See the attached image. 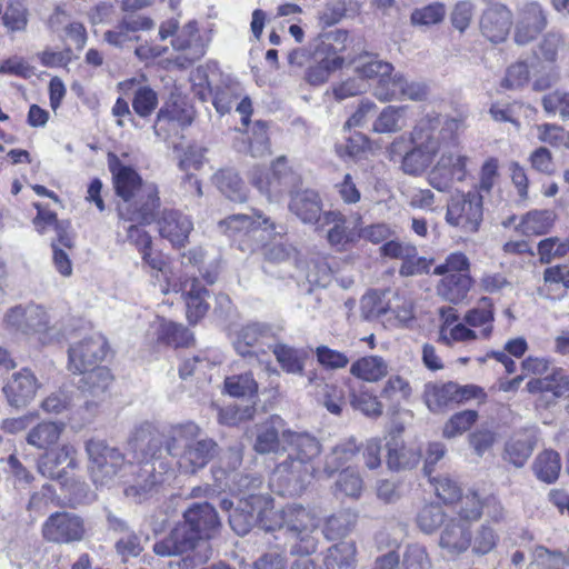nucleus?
<instances>
[{
  "label": "nucleus",
  "instance_id": "1",
  "mask_svg": "<svg viewBox=\"0 0 569 569\" xmlns=\"http://www.w3.org/2000/svg\"><path fill=\"white\" fill-rule=\"evenodd\" d=\"M283 441L289 446L286 460L277 465L270 477V487L281 496L300 493L313 478H322L317 459L321 452L319 440L307 432H286Z\"/></svg>",
  "mask_w": 569,
  "mask_h": 569
},
{
  "label": "nucleus",
  "instance_id": "2",
  "mask_svg": "<svg viewBox=\"0 0 569 569\" xmlns=\"http://www.w3.org/2000/svg\"><path fill=\"white\" fill-rule=\"evenodd\" d=\"M117 196L116 211L119 222L151 224L161 207L159 187L144 181L131 167L110 164Z\"/></svg>",
  "mask_w": 569,
  "mask_h": 569
},
{
  "label": "nucleus",
  "instance_id": "3",
  "mask_svg": "<svg viewBox=\"0 0 569 569\" xmlns=\"http://www.w3.org/2000/svg\"><path fill=\"white\" fill-rule=\"evenodd\" d=\"M270 520L266 531H277L276 538L283 537L291 555L309 556L316 552L318 539L316 515L301 505H288L281 510H269Z\"/></svg>",
  "mask_w": 569,
  "mask_h": 569
},
{
  "label": "nucleus",
  "instance_id": "4",
  "mask_svg": "<svg viewBox=\"0 0 569 569\" xmlns=\"http://www.w3.org/2000/svg\"><path fill=\"white\" fill-rule=\"evenodd\" d=\"M201 428L191 420L171 423L167 453L176 459L179 470L194 473L204 468L218 453V445L200 438Z\"/></svg>",
  "mask_w": 569,
  "mask_h": 569
},
{
  "label": "nucleus",
  "instance_id": "5",
  "mask_svg": "<svg viewBox=\"0 0 569 569\" xmlns=\"http://www.w3.org/2000/svg\"><path fill=\"white\" fill-rule=\"evenodd\" d=\"M79 467L78 450L71 443H62L38 460V471L46 478L57 481L76 502H81L88 491V485L70 475Z\"/></svg>",
  "mask_w": 569,
  "mask_h": 569
},
{
  "label": "nucleus",
  "instance_id": "6",
  "mask_svg": "<svg viewBox=\"0 0 569 569\" xmlns=\"http://www.w3.org/2000/svg\"><path fill=\"white\" fill-rule=\"evenodd\" d=\"M463 130L462 118L431 112L416 123L410 132V141L437 157L446 147L456 144L459 133Z\"/></svg>",
  "mask_w": 569,
  "mask_h": 569
},
{
  "label": "nucleus",
  "instance_id": "7",
  "mask_svg": "<svg viewBox=\"0 0 569 569\" xmlns=\"http://www.w3.org/2000/svg\"><path fill=\"white\" fill-rule=\"evenodd\" d=\"M9 330L33 336L41 345L52 343L59 330L50 325L49 315L41 306H16L7 311L3 319Z\"/></svg>",
  "mask_w": 569,
  "mask_h": 569
},
{
  "label": "nucleus",
  "instance_id": "8",
  "mask_svg": "<svg viewBox=\"0 0 569 569\" xmlns=\"http://www.w3.org/2000/svg\"><path fill=\"white\" fill-rule=\"evenodd\" d=\"M521 368L527 376L537 377L527 382L528 392H549L556 398L569 392V375L553 367L547 358L529 356L521 362Z\"/></svg>",
  "mask_w": 569,
  "mask_h": 569
},
{
  "label": "nucleus",
  "instance_id": "9",
  "mask_svg": "<svg viewBox=\"0 0 569 569\" xmlns=\"http://www.w3.org/2000/svg\"><path fill=\"white\" fill-rule=\"evenodd\" d=\"M84 450L90 476L97 485H107L127 466L124 455L104 440L91 438L86 441Z\"/></svg>",
  "mask_w": 569,
  "mask_h": 569
},
{
  "label": "nucleus",
  "instance_id": "10",
  "mask_svg": "<svg viewBox=\"0 0 569 569\" xmlns=\"http://www.w3.org/2000/svg\"><path fill=\"white\" fill-rule=\"evenodd\" d=\"M250 181L269 201H277L284 192L291 194L300 183V177L287 167L284 157H279L271 170L254 167L250 171Z\"/></svg>",
  "mask_w": 569,
  "mask_h": 569
},
{
  "label": "nucleus",
  "instance_id": "11",
  "mask_svg": "<svg viewBox=\"0 0 569 569\" xmlns=\"http://www.w3.org/2000/svg\"><path fill=\"white\" fill-rule=\"evenodd\" d=\"M482 216V196L477 190L457 192L447 203V223L466 233L478 231Z\"/></svg>",
  "mask_w": 569,
  "mask_h": 569
},
{
  "label": "nucleus",
  "instance_id": "12",
  "mask_svg": "<svg viewBox=\"0 0 569 569\" xmlns=\"http://www.w3.org/2000/svg\"><path fill=\"white\" fill-rule=\"evenodd\" d=\"M198 549L200 561H207L211 556L209 542L184 521L177 525L169 536L153 545V551L160 557H172Z\"/></svg>",
  "mask_w": 569,
  "mask_h": 569
},
{
  "label": "nucleus",
  "instance_id": "13",
  "mask_svg": "<svg viewBox=\"0 0 569 569\" xmlns=\"http://www.w3.org/2000/svg\"><path fill=\"white\" fill-rule=\"evenodd\" d=\"M270 501L262 495L250 493L247 498H239L238 506L229 515L232 530L239 535H247L252 527L264 525L270 520Z\"/></svg>",
  "mask_w": 569,
  "mask_h": 569
},
{
  "label": "nucleus",
  "instance_id": "14",
  "mask_svg": "<svg viewBox=\"0 0 569 569\" xmlns=\"http://www.w3.org/2000/svg\"><path fill=\"white\" fill-rule=\"evenodd\" d=\"M108 351L106 338L100 333H92L74 341L68 349V369L73 373L87 372L100 367Z\"/></svg>",
  "mask_w": 569,
  "mask_h": 569
},
{
  "label": "nucleus",
  "instance_id": "15",
  "mask_svg": "<svg viewBox=\"0 0 569 569\" xmlns=\"http://www.w3.org/2000/svg\"><path fill=\"white\" fill-rule=\"evenodd\" d=\"M42 537L53 543H72L83 540L87 529L82 517L69 511L50 515L42 525Z\"/></svg>",
  "mask_w": 569,
  "mask_h": 569
},
{
  "label": "nucleus",
  "instance_id": "16",
  "mask_svg": "<svg viewBox=\"0 0 569 569\" xmlns=\"http://www.w3.org/2000/svg\"><path fill=\"white\" fill-rule=\"evenodd\" d=\"M170 430L171 423L160 430L150 422H142L133 430L129 443L147 461L158 459L167 452Z\"/></svg>",
  "mask_w": 569,
  "mask_h": 569
},
{
  "label": "nucleus",
  "instance_id": "17",
  "mask_svg": "<svg viewBox=\"0 0 569 569\" xmlns=\"http://www.w3.org/2000/svg\"><path fill=\"white\" fill-rule=\"evenodd\" d=\"M274 340L276 332L270 325L251 322L239 329L233 346L240 356L251 357L266 353L264 347L270 349Z\"/></svg>",
  "mask_w": 569,
  "mask_h": 569
},
{
  "label": "nucleus",
  "instance_id": "18",
  "mask_svg": "<svg viewBox=\"0 0 569 569\" xmlns=\"http://www.w3.org/2000/svg\"><path fill=\"white\" fill-rule=\"evenodd\" d=\"M513 16L502 3H493L486 8L480 17L481 34L491 43L505 42L510 33Z\"/></svg>",
  "mask_w": 569,
  "mask_h": 569
},
{
  "label": "nucleus",
  "instance_id": "19",
  "mask_svg": "<svg viewBox=\"0 0 569 569\" xmlns=\"http://www.w3.org/2000/svg\"><path fill=\"white\" fill-rule=\"evenodd\" d=\"M78 375H82L79 389L84 398V407L88 411L93 412L98 405L106 399L113 377L107 367H97Z\"/></svg>",
  "mask_w": 569,
  "mask_h": 569
},
{
  "label": "nucleus",
  "instance_id": "20",
  "mask_svg": "<svg viewBox=\"0 0 569 569\" xmlns=\"http://www.w3.org/2000/svg\"><path fill=\"white\" fill-rule=\"evenodd\" d=\"M290 432L284 428V421L279 416H271L256 426L253 450L259 455L279 453L284 451L283 433Z\"/></svg>",
  "mask_w": 569,
  "mask_h": 569
},
{
  "label": "nucleus",
  "instance_id": "21",
  "mask_svg": "<svg viewBox=\"0 0 569 569\" xmlns=\"http://www.w3.org/2000/svg\"><path fill=\"white\" fill-rule=\"evenodd\" d=\"M38 388L39 383L34 373L23 368L11 375L2 391L11 407L22 408L33 400Z\"/></svg>",
  "mask_w": 569,
  "mask_h": 569
},
{
  "label": "nucleus",
  "instance_id": "22",
  "mask_svg": "<svg viewBox=\"0 0 569 569\" xmlns=\"http://www.w3.org/2000/svg\"><path fill=\"white\" fill-rule=\"evenodd\" d=\"M547 17L543 9L537 2L526 3L520 12L515 28V42L526 46L533 41L546 28Z\"/></svg>",
  "mask_w": 569,
  "mask_h": 569
},
{
  "label": "nucleus",
  "instance_id": "23",
  "mask_svg": "<svg viewBox=\"0 0 569 569\" xmlns=\"http://www.w3.org/2000/svg\"><path fill=\"white\" fill-rule=\"evenodd\" d=\"M289 211L305 224H321L323 211L322 200L311 189L292 191L288 204Z\"/></svg>",
  "mask_w": 569,
  "mask_h": 569
},
{
  "label": "nucleus",
  "instance_id": "24",
  "mask_svg": "<svg viewBox=\"0 0 569 569\" xmlns=\"http://www.w3.org/2000/svg\"><path fill=\"white\" fill-rule=\"evenodd\" d=\"M403 143V138H398L391 143L389 148L390 160L396 161V156H399L401 158V170L406 174L415 177L423 174L433 163L436 156L416 144H412L411 149L401 154L398 149Z\"/></svg>",
  "mask_w": 569,
  "mask_h": 569
},
{
  "label": "nucleus",
  "instance_id": "25",
  "mask_svg": "<svg viewBox=\"0 0 569 569\" xmlns=\"http://www.w3.org/2000/svg\"><path fill=\"white\" fill-rule=\"evenodd\" d=\"M159 233L173 247H184L193 229L191 218L177 210H164L158 220Z\"/></svg>",
  "mask_w": 569,
  "mask_h": 569
},
{
  "label": "nucleus",
  "instance_id": "26",
  "mask_svg": "<svg viewBox=\"0 0 569 569\" xmlns=\"http://www.w3.org/2000/svg\"><path fill=\"white\" fill-rule=\"evenodd\" d=\"M438 546L452 557L466 552L471 546L470 526L458 518L448 519L440 531Z\"/></svg>",
  "mask_w": 569,
  "mask_h": 569
},
{
  "label": "nucleus",
  "instance_id": "27",
  "mask_svg": "<svg viewBox=\"0 0 569 569\" xmlns=\"http://www.w3.org/2000/svg\"><path fill=\"white\" fill-rule=\"evenodd\" d=\"M327 226H330L327 232V241L338 251L347 250L359 238L358 232L347 226L346 217L339 211H325L321 224L317 227V230H321Z\"/></svg>",
  "mask_w": 569,
  "mask_h": 569
},
{
  "label": "nucleus",
  "instance_id": "28",
  "mask_svg": "<svg viewBox=\"0 0 569 569\" xmlns=\"http://www.w3.org/2000/svg\"><path fill=\"white\" fill-rule=\"evenodd\" d=\"M133 476V481L124 489V495L136 502H142L151 497L163 481L162 473L157 472L154 465L150 461L136 467Z\"/></svg>",
  "mask_w": 569,
  "mask_h": 569
},
{
  "label": "nucleus",
  "instance_id": "29",
  "mask_svg": "<svg viewBox=\"0 0 569 569\" xmlns=\"http://www.w3.org/2000/svg\"><path fill=\"white\" fill-rule=\"evenodd\" d=\"M183 517L184 522L193 527L206 541H208L220 527L218 513L209 502L193 503L184 511Z\"/></svg>",
  "mask_w": 569,
  "mask_h": 569
},
{
  "label": "nucleus",
  "instance_id": "30",
  "mask_svg": "<svg viewBox=\"0 0 569 569\" xmlns=\"http://www.w3.org/2000/svg\"><path fill=\"white\" fill-rule=\"evenodd\" d=\"M179 290L186 300L188 320L196 323L208 311L206 298L209 291L194 277L181 281Z\"/></svg>",
  "mask_w": 569,
  "mask_h": 569
},
{
  "label": "nucleus",
  "instance_id": "31",
  "mask_svg": "<svg viewBox=\"0 0 569 569\" xmlns=\"http://www.w3.org/2000/svg\"><path fill=\"white\" fill-rule=\"evenodd\" d=\"M537 445V435L533 430H523L515 433L505 445V459L517 468L525 466Z\"/></svg>",
  "mask_w": 569,
  "mask_h": 569
},
{
  "label": "nucleus",
  "instance_id": "32",
  "mask_svg": "<svg viewBox=\"0 0 569 569\" xmlns=\"http://www.w3.org/2000/svg\"><path fill=\"white\" fill-rule=\"evenodd\" d=\"M218 228L223 234L228 237H236L242 233H248L258 228L274 230L276 226L268 217H262L261 214H257L256 220L252 216L238 213L220 220L218 222Z\"/></svg>",
  "mask_w": 569,
  "mask_h": 569
},
{
  "label": "nucleus",
  "instance_id": "33",
  "mask_svg": "<svg viewBox=\"0 0 569 569\" xmlns=\"http://www.w3.org/2000/svg\"><path fill=\"white\" fill-rule=\"evenodd\" d=\"M493 320L495 307L492 300L488 297H482L463 317L466 325L472 328H480L478 333L482 339H487L491 336Z\"/></svg>",
  "mask_w": 569,
  "mask_h": 569
},
{
  "label": "nucleus",
  "instance_id": "34",
  "mask_svg": "<svg viewBox=\"0 0 569 569\" xmlns=\"http://www.w3.org/2000/svg\"><path fill=\"white\" fill-rule=\"evenodd\" d=\"M270 349L284 372L299 376L303 373L309 357L307 350L280 342H273Z\"/></svg>",
  "mask_w": 569,
  "mask_h": 569
},
{
  "label": "nucleus",
  "instance_id": "35",
  "mask_svg": "<svg viewBox=\"0 0 569 569\" xmlns=\"http://www.w3.org/2000/svg\"><path fill=\"white\" fill-rule=\"evenodd\" d=\"M472 286V279L467 272L450 273L443 276L437 286L438 295L445 300L459 303L468 295Z\"/></svg>",
  "mask_w": 569,
  "mask_h": 569
},
{
  "label": "nucleus",
  "instance_id": "36",
  "mask_svg": "<svg viewBox=\"0 0 569 569\" xmlns=\"http://www.w3.org/2000/svg\"><path fill=\"white\" fill-rule=\"evenodd\" d=\"M457 383L427 382L423 387V401L428 409L438 412L450 403H457Z\"/></svg>",
  "mask_w": 569,
  "mask_h": 569
},
{
  "label": "nucleus",
  "instance_id": "37",
  "mask_svg": "<svg viewBox=\"0 0 569 569\" xmlns=\"http://www.w3.org/2000/svg\"><path fill=\"white\" fill-rule=\"evenodd\" d=\"M389 372L388 362L380 356H365L356 360L350 367V373L367 382H378Z\"/></svg>",
  "mask_w": 569,
  "mask_h": 569
},
{
  "label": "nucleus",
  "instance_id": "38",
  "mask_svg": "<svg viewBox=\"0 0 569 569\" xmlns=\"http://www.w3.org/2000/svg\"><path fill=\"white\" fill-rule=\"evenodd\" d=\"M66 425L63 422L42 421L31 428L26 436L28 445L47 450L58 442Z\"/></svg>",
  "mask_w": 569,
  "mask_h": 569
},
{
  "label": "nucleus",
  "instance_id": "39",
  "mask_svg": "<svg viewBox=\"0 0 569 569\" xmlns=\"http://www.w3.org/2000/svg\"><path fill=\"white\" fill-rule=\"evenodd\" d=\"M556 219L553 210H531L522 216L517 230L525 236H543L550 232Z\"/></svg>",
  "mask_w": 569,
  "mask_h": 569
},
{
  "label": "nucleus",
  "instance_id": "40",
  "mask_svg": "<svg viewBox=\"0 0 569 569\" xmlns=\"http://www.w3.org/2000/svg\"><path fill=\"white\" fill-rule=\"evenodd\" d=\"M328 569H353L357 563V547L353 541H341L329 547L323 557Z\"/></svg>",
  "mask_w": 569,
  "mask_h": 569
},
{
  "label": "nucleus",
  "instance_id": "41",
  "mask_svg": "<svg viewBox=\"0 0 569 569\" xmlns=\"http://www.w3.org/2000/svg\"><path fill=\"white\" fill-rule=\"evenodd\" d=\"M358 515L351 509L340 510L329 516L323 526V535L328 540H336L349 535L357 523Z\"/></svg>",
  "mask_w": 569,
  "mask_h": 569
},
{
  "label": "nucleus",
  "instance_id": "42",
  "mask_svg": "<svg viewBox=\"0 0 569 569\" xmlns=\"http://www.w3.org/2000/svg\"><path fill=\"white\" fill-rule=\"evenodd\" d=\"M358 451L359 447L353 438H349L335 446L326 457L322 477L330 478L340 467L349 462Z\"/></svg>",
  "mask_w": 569,
  "mask_h": 569
},
{
  "label": "nucleus",
  "instance_id": "43",
  "mask_svg": "<svg viewBox=\"0 0 569 569\" xmlns=\"http://www.w3.org/2000/svg\"><path fill=\"white\" fill-rule=\"evenodd\" d=\"M408 107L388 106L386 107L376 121L373 130L378 133H393L402 130L407 126Z\"/></svg>",
  "mask_w": 569,
  "mask_h": 569
},
{
  "label": "nucleus",
  "instance_id": "44",
  "mask_svg": "<svg viewBox=\"0 0 569 569\" xmlns=\"http://www.w3.org/2000/svg\"><path fill=\"white\" fill-rule=\"evenodd\" d=\"M218 189L229 200L243 202L247 199L246 188L239 174L232 169L220 170L214 176Z\"/></svg>",
  "mask_w": 569,
  "mask_h": 569
},
{
  "label": "nucleus",
  "instance_id": "45",
  "mask_svg": "<svg viewBox=\"0 0 569 569\" xmlns=\"http://www.w3.org/2000/svg\"><path fill=\"white\" fill-rule=\"evenodd\" d=\"M532 469L539 480L546 483L555 482L561 469L559 453L551 449L540 452L535 459Z\"/></svg>",
  "mask_w": 569,
  "mask_h": 569
},
{
  "label": "nucleus",
  "instance_id": "46",
  "mask_svg": "<svg viewBox=\"0 0 569 569\" xmlns=\"http://www.w3.org/2000/svg\"><path fill=\"white\" fill-rule=\"evenodd\" d=\"M412 393L413 388L410 381L399 373L391 375L380 391L381 398L398 405L408 402Z\"/></svg>",
  "mask_w": 569,
  "mask_h": 569
},
{
  "label": "nucleus",
  "instance_id": "47",
  "mask_svg": "<svg viewBox=\"0 0 569 569\" xmlns=\"http://www.w3.org/2000/svg\"><path fill=\"white\" fill-rule=\"evenodd\" d=\"M224 391L231 397L251 399L258 393V382L249 371L232 375L224 379Z\"/></svg>",
  "mask_w": 569,
  "mask_h": 569
},
{
  "label": "nucleus",
  "instance_id": "48",
  "mask_svg": "<svg viewBox=\"0 0 569 569\" xmlns=\"http://www.w3.org/2000/svg\"><path fill=\"white\" fill-rule=\"evenodd\" d=\"M243 89L240 83L230 81L221 86H217L212 90V103L220 114L228 113L233 104L242 97Z\"/></svg>",
  "mask_w": 569,
  "mask_h": 569
},
{
  "label": "nucleus",
  "instance_id": "49",
  "mask_svg": "<svg viewBox=\"0 0 569 569\" xmlns=\"http://www.w3.org/2000/svg\"><path fill=\"white\" fill-rule=\"evenodd\" d=\"M355 71L360 76L362 80L377 78L379 81L382 78L390 76L393 70L392 64L382 60H378L376 57L369 53L360 56L357 60H355Z\"/></svg>",
  "mask_w": 569,
  "mask_h": 569
},
{
  "label": "nucleus",
  "instance_id": "50",
  "mask_svg": "<svg viewBox=\"0 0 569 569\" xmlns=\"http://www.w3.org/2000/svg\"><path fill=\"white\" fill-rule=\"evenodd\" d=\"M345 59L340 56H327L320 59L315 66H310L306 72V80L312 86H320L327 82L330 73L342 68Z\"/></svg>",
  "mask_w": 569,
  "mask_h": 569
},
{
  "label": "nucleus",
  "instance_id": "51",
  "mask_svg": "<svg viewBox=\"0 0 569 569\" xmlns=\"http://www.w3.org/2000/svg\"><path fill=\"white\" fill-rule=\"evenodd\" d=\"M158 341L172 347L188 346L192 340V335L182 325L161 320L158 328Z\"/></svg>",
  "mask_w": 569,
  "mask_h": 569
},
{
  "label": "nucleus",
  "instance_id": "52",
  "mask_svg": "<svg viewBox=\"0 0 569 569\" xmlns=\"http://www.w3.org/2000/svg\"><path fill=\"white\" fill-rule=\"evenodd\" d=\"M539 261L542 264H549L555 259H560L569 253V241H563L558 237H549L540 240L537 246Z\"/></svg>",
  "mask_w": 569,
  "mask_h": 569
},
{
  "label": "nucleus",
  "instance_id": "53",
  "mask_svg": "<svg viewBox=\"0 0 569 569\" xmlns=\"http://www.w3.org/2000/svg\"><path fill=\"white\" fill-rule=\"evenodd\" d=\"M478 420L476 410H463L455 413L445 423L442 435L447 439H452L468 431Z\"/></svg>",
  "mask_w": 569,
  "mask_h": 569
},
{
  "label": "nucleus",
  "instance_id": "54",
  "mask_svg": "<svg viewBox=\"0 0 569 569\" xmlns=\"http://www.w3.org/2000/svg\"><path fill=\"white\" fill-rule=\"evenodd\" d=\"M198 26L196 21H189L178 34L172 39V46L177 50H189L194 47L193 58H199L204 54V48L198 43Z\"/></svg>",
  "mask_w": 569,
  "mask_h": 569
},
{
  "label": "nucleus",
  "instance_id": "55",
  "mask_svg": "<svg viewBox=\"0 0 569 569\" xmlns=\"http://www.w3.org/2000/svg\"><path fill=\"white\" fill-rule=\"evenodd\" d=\"M332 267L326 256L312 257L307 267V280L311 284L327 287L332 278Z\"/></svg>",
  "mask_w": 569,
  "mask_h": 569
},
{
  "label": "nucleus",
  "instance_id": "56",
  "mask_svg": "<svg viewBox=\"0 0 569 569\" xmlns=\"http://www.w3.org/2000/svg\"><path fill=\"white\" fill-rule=\"evenodd\" d=\"M248 140V151L253 158H262L270 153L266 122L261 120L256 121L250 129Z\"/></svg>",
  "mask_w": 569,
  "mask_h": 569
},
{
  "label": "nucleus",
  "instance_id": "57",
  "mask_svg": "<svg viewBox=\"0 0 569 569\" xmlns=\"http://www.w3.org/2000/svg\"><path fill=\"white\" fill-rule=\"evenodd\" d=\"M420 455L411 448L388 445V467L392 470L410 469L417 466Z\"/></svg>",
  "mask_w": 569,
  "mask_h": 569
},
{
  "label": "nucleus",
  "instance_id": "58",
  "mask_svg": "<svg viewBox=\"0 0 569 569\" xmlns=\"http://www.w3.org/2000/svg\"><path fill=\"white\" fill-rule=\"evenodd\" d=\"M350 403L353 409L369 418H378L382 415L383 406L378 397L369 391L352 392Z\"/></svg>",
  "mask_w": 569,
  "mask_h": 569
},
{
  "label": "nucleus",
  "instance_id": "59",
  "mask_svg": "<svg viewBox=\"0 0 569 569\" xmlns=\"http://www.w3.org/2000/svg\"><path fill=\"white\" fill-rule=\"evenodd\" d=\"M440 158L447 160L446 164L457 179V182H463L470 176L472 159L468 154L443 150Z\"/></svg>",
  "mask_w": 569,
  "mask_h": 569
},
{
  "label": "nucleus",
  "instance_id": "60",
  "mask_svg": "<svg viewBox=\"0 0 569 569\" xmlns=\"http://www.w3.org/2000/svg\"><path fill=\"white\" fill-rule=\"evenodd\" d=\"M390 309L391 306L376 291L365 295L360 302L361 315L367 320L380 319L386 316Z\"/></svg>",
  "mask_w": 569,
  "mask_h": 569
},
{
  "label": "nucleus",
  "instance_id": "61",
  "mask_svg": "<svg viewBox=\"0 0 569 569\" xmlns=\"http://www.w3.org/2000/svg\"><path fill=\"white\" fill-rule=\"evenodd\" d=\"M445 522L442 508L435 503L422 507L417 516V525L425 533L435 532L440 526L443 527Z\"/></svg>",
  "mask_w": 569,
  "mask_h": 569
},
{
  "label": "nucleus",
  "instance_id": "62",
  "mask_svg": "<svg viewBox=\"0 0 569 569\" xmlns=\"http://www.w3.org/2000/svg\"><path fill=\"white\" fill-rule=\"evenodd\" d=\"M446 162V159H441L439 157L428 173L429 184L439 192L450 191L453 187V183L457 181V179L450 172L449 167H447Z\"/></svg>",
  "mask_w": 569,
  "mask_h": 569
},
{
  "label": "nucleus",
  "instance_id": "63",
  "mask_svg": "<svg viewBox=\"0 0 569 569\" xmlns=\"http://www.w3.org/2000/svg\"><path fill=\"white\" fill-rule=\"evenodd\" d=\"M158 107V94L148 86L139 87L132 98L133 111L141 118L149 117Z\"/></svg>",
  "mask_w": 569,
  "mask_h": 569
},
{
  "label": "nucleus",
  "instance_id": "64",
  "mask_svg": "<svg viewBox=\"0 0 569 569\" xmlns=\"http://www.w3.org/2000/svg\"><path fill=\"white\" fill-rule=\"evenodd\" d=\"M537 137L539 141L548 143L555 148L569 149V131L562 127L552 123H542L537 126Z\"/></svg>",
  "mask_w": 569,
  "mask_h": 569
}]
</instances>
